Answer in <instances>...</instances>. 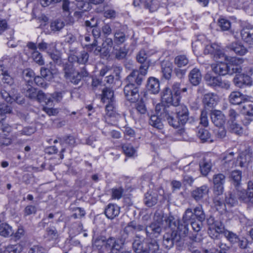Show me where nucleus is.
Masks as SVG:
<instances>
[{
	"label": "nucleus",
	"instance_id": "1",
	"mask_svg": "<svg viewBox=\"0 0 253 253\" xmlns=\"http://www.w3.org/2000/svg\"><path fill=\"white\" fill-rule=\"evenodd\" d=\"M136 72L130 73L126 78V84L124 88V92L126 99L131 102H135L139 99L138 86L141 84V79L135 76Z\"/></svg>",
	"mask_w": 253,
	"mask_h": 253
},
{
	"label": "nucleus",
	"instance_id": "2",
	"mask_svg": "<svg viewBox=\"0 0 253 253\" xmlns=\"http://www.w3.org/2000/svg\"><path fill=\"white\" fill-rule=\"evenodd\" d=\"M93 245L100 252L105 253L110 252L118 251L123 247V243H120L115 238L110 237L107 238L105 236H100L94 239Z\"/></svg>",
	"mask_w": 253,
	"mask_h": 253
},
{
	"label": "nucleus",
	"instance_id": "3",
	"mask_svg": "<svg viewBox=\"0 0 253 253\" xmlns=\"http://www.w3.org/2000/svg\"><path fill=\"white\" fill-rule=\"evenodd\" d=\"M195 218L200 221H204L206 218V214L202 205L195 208L193 211L190 208L186 209L182 217L185 223L183 226V236H186L188 233V228L186 223L190 220H194Z\"/></svg>",
	"mask_w": 253,
	"mask_h": 253
},
{
	"label": "nucleus",
	"instance_id": "4",
	"mask_svg": "<svg viewBox=\"0 0 253 253\" xmlns=\"http://www.w3.org/2000/svg\"><path fill=\"white\" fill-rule=\"evenodd\" d=\"M244 70L247 75L245 74L237 75L233 80L235 85L238 87L241 88L252 84V81L250 75L253 74V68L251 67L248 69L244 68Z\"/></svg>",
	"mask_w": 253,
	"mask_h": 253
},
{
	"label": "nucleus",
	"instance_id": "5",
	"mask_svg": "<svg viewBox=\"0 0 253 253\" xmlns=\"http://www.w3.org/2000/svg\"><path fill=\"white\" fill-rule=\"evenodd\" d=\"M162 219L155 220L145 227L147 237L150 239L158 238L162 232Z\"/></svg>",
	"mask_w": 253,
	"mask_h": 253
},
{
	"label": "nucleus",
	"instance_id": "6",
	"mask_svg": "<svg viewBox=\"0 0 253 253\" xmlns=\"http://www.w3.org/2000/svg\"><path fill=\"white\" fill-rule=\"evenodd\" d=\"M180 240V235L176 230H167L163 236V244L167 249L173 247L175 243Z\"/></svg>",
	"mask_w": 253,
	"mask_h": 253
},
{
	"label": "nucleus",
	"instance_id": "7",
	"mask_svg": "<svg viewBox=\"0 0 253 253\" xmlns=\"http://www.w3.org/2000/svg\"><path fill=\"white\" fill-rule=\"evenodd\" d=\"M162 100L168 105L177 106L179 104L181 96L173 93L171 89L168 87L165 88L163 92Z\"/></svg>",
	"mask_w": 253,
	"mask_h": 253
},
{
	"label": "nucleus",
	"instance_id": "8",
	"mask_svg": "<svg viewBox=\"0 0 253 253\" xmlns=\"http://www.w3.org/2000/svg\"><path fill=\"white\" fill-rule=\"evenodd\" d=\"M0 95L5 101L10 103L16 102L18 104H22L24 102V98L15 89H12L10 92L2 90L0 92Z\"/></svg>",
	"mask_w": 253,
	"mask_h": 253
},
{
	"label": "nucleus",
	"instance_id": "9",
	"mask_svg": "<svg viewBox=\"0 0 253 253\" xmlns=\"http://www.w3.org/2000/svg\"><path fill=\"white\" fill-rule=\"evenodd\" d=\"M204 52L205 54H213L215 60L227 58V56L221 50L220 46L215 43L207 45L205 47Z\"/></svg>",
	"mask_w": 253,
	"mask_h": 253
},
{
	"label": "nucleus",
	"instance_id": "10",
	"mask_svg": "<svg viewBox=\"0 0 253 253\" xmlns=\"http://www.w3.org/2000/svg\"><path fill=\"white\" fill-rule=\"evenodd\" d=\"M0 119V128L1 129V132L0 133V146H8L11 144L12 139L8 137L10 133L12 131L11 127L8 125H3Z\"/></svg>",
	"mask_w": 253,
	"mask_h": 253
},
{
	"label": "nucleus",
	"instance_id": "11",
	"mask_svg": "<svg viewBox=\"0 0 253 253\" xmlns=\"http://www.w3.org/2000/svg\"><path fill=\"white\" fill-rule=\"evenodd\" d=\"M227 59H224V60L228 61L227 63L228 74L232 75L234 73H240L242 70L240 66V64L242 63V59L227 56Z\"/></svg>",
	"mask_w": 253,
	"mask_h": 253
},
{
	"label": "nucleus",
	"instance_id": "12",
	"mask_svg": "<svg viewBox=\"0 0 253 253\" xmlns=\"http://www.w3.org/2000/svg\"><path fill=\"white\" fill-rule=\"evenodd\" d=\"M211 118L213 124L217 127H222L226 121L225 116L219 110H214L211 114Z\"/></svg>",
	"mask_w": 253,
	"mask_h": 253
},
{
	"label": "nucleus",
	"instance_id": "13",
	"mask_svg": "<svg viewBox=\"0 0 253 253\" xmlns=\"http://www.w3.org/2000/svg\"><path fill=\"white\" fill-rule=\"evenodd\" d=\"M209 188L208 185H203L193 190L191 192V196L196 201H200L208 195Z\"/></svg>",
	"mask_w": 253,
	"mask_h": 253
},
{
	"label": "nucleus",
	"instance_id": "14",
	"mask_svg": "<svg viewBox=\"0 0 253 253\" xmlns=\"http://www.w3.org/2000/svg\"><path fill=\"white\" fill-rule=\"evenodd\" d=\"M249 100L248 96L239 91H233L229 96V101L233 105H239Z\"/></svg>",
	"mask_w": 253,
	"mask_h": 253
},
{
	"label": "nucleus",
	"instance_id": "15",
	"mask_svg": "<svg viewBox=\"0 0 253 253\" xmlns=\"http://www.w3.org/2000/svg\"><path fill=\"white\" fill-rule=\"evenodd\" d=\"M242 40L250 45H253V27L244 28L241 31Z\"/></svg>",
	"mask_w": 253,
	"mask_h": 253
},
{
	"label": "nucleus",
	"instance_id": "16",
	"mask_svg": "<svg viewBox=\"0 0 253 253\" xmlns=\"http://www.w3.org/2000/svg\"><path fill=\"white\" fill-rule=\"evenodd\" d=\"M223 59L217 60V63L212 67L213 71L219 75L224 76L228 74V65L222 62Z\"/></svg>",
	"mask_w": 253,
	"mask_h": 253
},
{
	"label": "nucleus",
	"instance_id": "17",
	"mask_svg": "<svg viewBox=\"0 0 253 253\" xmlns=\"http://www.w3.org/2000/svg\"><path fill=\"white\" fill-rule=\"evenodd\" d=\"M217 99L215 94L209 92L204 95L203 102L206 107L212 108L216 104Z\"/></svg>",
	"mask_w": 253,
	"mask_h": 253
},
{
	"label": "nucleus",
	"instance_id": "18",
	"mask_svg": "<svg viewBox=\"0 0 253 253\" xmlns=\"http://www.w3.org/2000/svg\"><path fill=\"white\" fill-rule=\"evenodd\" d=\"M104 213L108 218L114 219L120 213V208L116 204H109L105 208Z\"/></svg>",
	"mask_w": 253,
	"mask_h": 253
},
{
	"label": "nucleus",
	"instance_id": "19",
	"mask_svg": "<svg viewBox=\"0 0 253 253\" xmlns=\"http://www.w3.org/2000/svg\"><path fill=\"white\" fill-rule=\"evenodd\" d=\"M188 77L190 82L193 85H197L202 80L201 73L199 69L195 68L190 71Z\"/></svg>",
	"mask_w": 253,
	"mask_h": 253
},
{
	"label": "nucleus",
	"instance_id": "20",
	"mask_svg": "<svg viewBox=\"0 0 253 253\" xmlns=\"http://www.w3.org/2000/svg\"><path fill=\"white\" fill-rule=\"evenodd\" d=\"M226 48L241 56L245 55L248 51L247 48L239 42L231 43L226 46Z\"/></svg>",
	"mask_w": 253,
	"mask_h": 253
},
{
	"label": "nucleus",
	"instance_id": "21",
	"mask_svg": "<svg viewBox=\"0 0 253 253\" xmlns=\"http://www.w3.org/2000/svg\"><path fill=\"white\" fill-rule=\"evenodd\" d=\"M147 88L151 93H158L160 91V83L159 81L155 78H150L147 82Z\"/></svg>",
	"mask_w": 253,
	"mask_h": 253
},
{
	"label": "nucleus",
	"instance_id": "22",
	"mask_svg": "<svg viewBox=\"0 0 253 253\" xmlns=\"http://www.w3.org/2000/svg\"><path fill=\"white\" fill-rule=\"evenodd\" d=\"M101 100L104 103L115 100L114 91L110 88L104 87L102 91Z\"/></svg>",
	"mask_w": 253,
	"mask_h": 253
},
{
	"label": "nucleus",
	"instance_id": "23",
	"mask_svg": "<svg viewBox=\"0 0 253 253\" xmlns=\"http://www.w3.org/2000/svg\"><path fill=\"white\" fill-rule=\"evenodd\" d=\"M209 227H213V229L215 230L218 232L223 234L226 230L224 229V226L223 223L218 220H214L212 217L210 218L208 220Z\"/></svg>",
	"mask_w": 253,
	"mask_h": 253
},
{
	"label": "nucleus",
	"instance_id": "24",
	"mask_svg": "<svg viewBox=\"0 0 253 253\" xmlns=\"http://www.w3.org/2000/svg\"><path fill=\"white\" fill-rule=\"evenodd\" d=\"M166 223L169 227L167 230H176L178 232L181 230L183 225H179L178 222L173 216H169L165 219Z\"/></svg>",
	"mask_w": 253,
	"mask_h": 253
},
{
	"label": "nucleus",
	"instance_id": "25",
	"mask_svg": "<svg viewBox=\"0 0 253 253\" xmlns=\"http://www.w3.org/2000/svg\"><path fill=\"white\" fill-rule=\"evenodd\" d=\"M172 71V65L169 62H163L162 64V76L166 80H169Z\"/></svg>",
	"mask_w": 253,
	"mask_h": 253
},
{
	"label": "nucleus",
	"instance_id": "26",
	"mask_svg": "<svg viewBox=\"0 0 253 253\" xmlns=\"http://www.w3.org/2000/svg\"><path fill=\"white\" fill-rule=\"evenodd\" d=\"M35 99L40 103H44L45 105H48L49 106H52L53 100L51 99L50 97H48L47 95L45 94L41 90L38 92L37 96Z\"/></svg>",
	"mask_w": 253,
	"mask_h": 253
},
{
	"label": "nucleus",
	"instance_id": "27",
	"mask_svg": "<svg viewBox=\"0 0 253 253\" xmlns=\"http://www.w3.org/2000/svg\"><path fill=\"white\" fill-rule=\"evenodd\" d=\"M4 84H11L13 83V79L11 76L7 73V71L5 70L4 68L2 65H0V80Z\"/></svg>",
	"mask_w": 253,
	"mask_h": 253
},
{
	"label": "nucleus",
	"instance_id": "28",
	"mask_svg": "<svg viewBox=\"0 0 253 253\" xmlns=\"http://www.w3.org/2000/svg\"><path fill=\"white\" fill-rule=\"evenodd\" d=\"M230 178L232 184L236 187H239L242 180V171L240 170H234L231 172Z\"/></svg>",
	"mask_w": 253,
	"mask_h": 253
},
{
	"label": "nucleus",
	"instance_id": "29",
	"mask_svg": "<svg viewBox=\"0 0 253 253\" xmlns=\"http://www.w3.org/2000/svg\"><path fill=\"white\" fill-rule=\"evenodd\" d=\"M199 167L202 174L206 176L210 172L211 164L210 160L203 159L199 164Z\"/></svg>",
	"mask_w": 253,
	"mask_h": 253
},
{
	"label": "nucleus",
	"instance_id": "30",
	"mask_svg": "<svg viewBox=\"0 0 253 253\" xmlns=\"http://www.w3.org/2000/svg\"><path fill=\"white\" fill-rule=\"evenodd\" d=\"M14 231L12 227L7 223L0 224V235L5 237L11 236Z\"/></svg>",
	"mask_w": 253,
	"mask_h": 253
},
{
	"label": "nucleus",
	"instance_id": "31",
	"mask_svg": "<svg viewBox=\"0 0 253 253\" xmlns=\"http://www.w3.org/2000/svg\"><path fill=\"white\" fill-rule=\"evenodd\" d=\"M132 248L134 252L136 253H142L144 251H147L146 249H144L143 244L140 238L137 236H136L132 243Z\"/></svg>",
	"mask_w": 253,
	"mask_h": 253
},
{
	"label": "nucleus",
	"instance_id": "32",
	"mask_svg": "<svg viewBox=\"0 0 253 253\" xmlns=\"http://www.w3.org/2000/svg\"><path fill=\"white\" fill-rule=\"evenodd\" d=\"M23 90V93L26 97L30 99H36L38 92L35 88L30 84H27Z\"/></svg>",
	"mask_w": 253,
	"mask_h": 253
},
{
	"label": "nucleus",
	"instance_id": "33",
	"mask_svg": "<svg viewBox=\"0 0 253 253\" xmlns=\"http://www.w3.org/2000/svg\"><path fill=\"white\" fill-rule=\"evenodd\" d=\"M126 40V34L119 30H116L114 32V42L118 45L123 44Z\"/></svg>",
	"mask_w": 253,
	"mask_h": 253
},
{
	"label": "nucleus",
	"instance_id": "34",
	"mask_svg": "<svg viewBox=\"0 0 253 253\" xmlns=\"http://www.w3.org/2000/svg\"><path fill=\"white\" fill-rule=\"evenodd\" d=\"M45 237L48 240H54L58 238L59 234L55 227H49L46 229Z\"/></svg>",
	"mask_w": 253,
	"mask_h": 253
},
{
	"label": "nucleus",
	"instance_id": "35",
	"mask_svg": "<svg viewBox=\"0 0 253 253\" xmlns=\"http://www.w3.org/2000/svg\"><path fill=\"white\" fill-rule=\"evenodd\" d=\"M106 103H107L105 107L106 115L109 117L115 116L116 114L115 100Z\"/></svg>",
	"mask_w": 253,
	"mask_h": 253
},
{
	"label": "nucleus",
	"instance_id": "36",
	"mask_svg": "<svg viewBox=\"0 0 253 253\" xmlns=\"http://www.w3.org/2000/svg\"><path fill=\"white\" fill-rule=\"evenodd\" d=\"M87 74V73L86 71L82 72L81 73L75 71L72 76L68 79V80L75 84H77L81 81V78L83 77L86 76Z\"/></svg>",
	"mask_w": 253,
	"mask_h": 253
},
{
	"label": "nucleus",
	"instance_id": "37",
	"mask_svg": "<svg viewBox=\"0 0 253 253\" xmlns=\"http://www.w3.org/2000/svg\"><path fill=\"white\" fill-rule=\"evenodd\" d=\"M220 79L219 77H213L210 74H207L205 77L207 84L213 87H217Z\"/></svg>",
	"mask_w": 253,
	"mask_h": 253
},
{
	"label": "nucleus",
	"instance_id": "38",
	"mask_svg": "<svg viewBox=\"0 0 253 253\" xmlns=\"http://www.w3.org/2000/svg\"><path fill=\"white\" fill-rule=\"evenodd\" d=\"M239 187L236 188L237 194L238 195V198L243 201H245L247 199H249L253 203V197L250 196L249 193V186L248 185V191L247 192L245 190H240Z\"/></svg>",
	"mask_w": 253,
	"mask_h": 253
},
{
	"label": "nucleus",
	"instance_id": "39",
	"mask_svg": "<svg viewBox=\"0 0 253 253\" xmlns=\"http://www.w3.org/2000/svg\"><path fill=\"white\" fill-rule=\"evenodd\" d=\"M158 115H152L151 116L149 120V124L152 126L158 128L162 129L163 128V124L161 119L159 118Z\"/></svg>",
	"mask_w": 253,
	"mask_h": 253
},
{
	"label": "nucleus",
	"instance_id": "40",
	"mask_svg": "<svg viewBox=\"0 0 253 253\" xmlns=\"http://www.w3.org/2000/svg\"><path fill=\"white\" fill-rule=\"evenodd\" d=\"M149 250L148 253H161V251L157 241L155 240H152L147 243Z\"/></svg>",
	"mask_w": 253,
	"mask_h": 253
},
{
	"label": "nucleus",
	"instance_id": "41",
	"mask_svg": "<svg viewBox=\"0 0 253 253\" xmlns=\"http://www.w3.org/2000/svg\"><path fill=\"white\" fill-rule=\"evenodd\" d=\"M225 204L230 207L234 206L237 204V197L235 196L234 193L229 192L225 197Z\"/></svg>",
	"mask_w": 253,
	"mask_h": 253
},
{
	"label": "nucleus",
	"instance_id": "42",
	"mask_svg": "<svg viewBox=\"0 0 253 253\" xmlns=\"http://www.w3.org/2000/svg\"><path fill=\"white\" fill-rule=\"evenodd\" d=\"M189 60L185 55H180L177 56L174 59V63L178 67H181L186 65Z\"/></svg>",
	"mask_w": 253,
	"mask_h": 253
},
{
	"label": "nucleus",
	"instance_id": "43",
	"mask_svg": "<svg viewBox=\"0 0 253 253\" xmlns=\"http://www.w3.org/2000/svg\"><path fill=\"white\" fill-rule=\"evenodd\" d=\"M6 253H20L22 250V247L20 244L9 245L4 249Z\"/></svg>",
	"mask_w": 253,
	"mask_h": 253
},
{
	"label": "nucleus",
	"instance_id": "44",
	"mask_svg": "<svg viewBox=\"0 0 253 253\" xmlns=\"http://www.w3.org/2000/svg\"><path fill=\"white\" fill-rule=\"evenodd\" d=\"M155 110L157 114V115L164 118L169 113L168 108L161 104H158L156 106Z\"/></svg>",
	"mask_w": 253,
	"mask_h": 253
},
{
	"label": "nucleus",
	"instance_id": "45",
	"mask_svg": "<svg viewBox=\"0 0 253 253\" xmlns=\"http://www.w3.org/2000/svg\"><path fill=\"white\" fill-rule=\"evenodd\" d=\"M39 49L42 51L46 50L47 53H50L51 50L55 48V44L53 43L48 44L44 42L39 43L38 45Z\"/></svg>",
	"mask_w": 253,
	"mask_h": 253
},
{
	"label": "nucleus",
	"instance_id": "46",
	"mask_svg": "<svg viewBox=\"0 0 253 253\" xmlns=\"http://www.w3.org/2000/svg\"><path fill=\"white\" fill-rule=\"evenodd\" d=\"M225 237L232 244L237 243L239 241L238 236L233 232L226 230L223 234Z\"/></svg>",
	"mask_w": 253,
	"mask_h": 253
},
{
	"label": "nucleus",
	"instance_id": "47",
	"mask_svg": "<svg viewBox=\"0 0 253 253\" xmlns=\"http://www.w3.org/2000/svg\"><path fill=\"white\" fill-rule=\"evenodd\" d=\"M213 201L217 210H219L222 209H224L225 206V202H224L223 198L221 197L220 196L214 195Z\"/></svg>",
	"mask_w": 253,
	"mask_h": 253
},
{
	"label": "nucleus",
	"instance_id": "48",
	"mask_svg": "<svg viewBox=\"0 0 253 253\" xmlns=\"http://www.w3.org/2000/svg\"><path fill=\"white\" fill-rule=\"evenodd\" d=\"M113 45V41L111 38H107L102 44V49H104V53H108Z\"/></svg>",
	"mask_w": 253,
	"mask_h": 253
},
{
	"label": "nucleus",
	"instance_id": "49",
	"mask_svg": "<svg viewBox=\"0 0 253 253\" xmlns=\"http://www.w3.org/2000/svg\"><path fill=\"white\" fill-rule=\"evenodd\" d=\"M148 66L147 64H143L140 66L139 70H133L131 73L136 72V77H139L141 79V83L143 80V77L147 74Z\"/></svg>",
	"mask_w": 253,
	"mask_h": 253
},
{
	"label": "nucleus",
	"instance_id": "50",
	"mask_svg": "<svg viewBox=\"0 0 253 253\" xmlns=\"http://www.w3.org/2000/svg\"><path fill=\"white\" fill-rule=\"evenodd\" d=\"M197 136L202 141L205 142L210 139L211 134L208 130L204 128H200L198 131Z\"/></svg>",
	"mask_w": 253,
	"mask_h": 253
},
{
	"label": "nucleus",
	"instance_id": "51",
	"mask_svg": "<svg viewBox=\"0 0 253 253\" xmlns=\"http://www.w3.org/2000/svg\"><path fill=\"white\" fill-rule=\"evenodd\" d=\"M59 140L61 145L66 144L70 146H74L76 143L75 139L72 136H67L63 138H60Z\"/></svg>",
	"mask_w": 253,
	"mask_h": 253
},
{
	"label": "nucleus",
	"instance_id": "52",
	"mask_svg": "<svg viewBox=\"0 0 253 253\" xmlns=\"http://www.w3.org/2000/svg\"><path fill=\"white\" fill-rule=\"evenodd\" d=\"M218 25L221 28L222 31H227L231 27L230 22L225 18H221L218 20Z\"/></svg>",
	"mask_w": 253,
	"mask_h": 253
},
{
	"label": "nucleus",
	"instance_id": "53",
	"mask_svg": "<svg viewBox=\"0 0 253 253\" xmlns=\"http://www.w3.org/2000/svg\"><path fill=\"white\" fill-rule=\"evenodd\" d=\"M225 182V176L222 173L215 174L213 177V185H223Z\"/></svg>",
	"mask_w": 253,
	"mask_h": 253
},
{
	"label": "nucleus",
	"instance_id": "54",
	"mask_svg": "<svg viewBox=\"0 0 253 253\" xmlns=\"http://www.w3.org/2000/svg\"><path fill=\"white\" fill-rule=\"evenodd\" d=\"M234 153L233 152L226 151L221 154L220 159L224 163H230L234 159Z\"/></svg>",
	"mask_w": 253,
	"mask_h": 253
},
{
	"label": "nucleus",
	"instance_id": "55",
	"mask_svg": "<svg viewBox=\"0 0 253 253\" xmlns=\"http://www.w3.org/2000/svg\"><path fill=\"white\" fill-rule=\"evenodd\" d=\"M171 90L173 93L180 95L181 92H186L187 90V87H183L182 89H181L180 83L178 82H175L172 85Z\"/></svg>",
	"mask_w": 253,
	"mask_h": 253
},
{
	"label": "nucleus",
	"instance_id": "56",
	"mask_svg": "<svg viewBox=\"0 0 253 253\" xmlns=\"http://www.w3.org/2000/svg\"><path fill=\"white\" fill-rule=\"evenodd\" d=\"M144 202L148 207H151L157 203V198L156 197H153L151 195L147 193L145 195Z\"/></svg>",
	"mask_w": 253,
	"mask_h": 253
},
{
	"label": "nucleus",
	"instance_id": "57",
	"mask_svg": "<svg viewBox=\"0 0 253 253\" xmlns=\"http://www.w3.org/2000/svg\"><path fill=\"white\" fill-rule=\"evenodd\" d=\"M32 57L34 61L39 65L44 64V62L42 55L38 51H33L32 52Z\"/></svg>",
	"mask_w": 253,
	"mask_h": 253
},
{
	"label": "nucleus",
	"instance_id": "58",
	"mask_svg": "<svg viewBox=\"0 0 253 253\" xmlns=\"http://www.w3.org/2000/svg\"><path fill=\"white\" fill-rule=\"evenodd\" d=\"M11 109L10 106L5 104H0V119L4 120L5 118V114L10 113Z\"/></svg>",
	"mask_w": 253,
	"mask_h": 253
},
{
	"label": "nucleus",
	"instance_id": "59",
	"mask_svg": "<svg viewBox=\"0 0 253 253\" xmlns=\"http://www.w3.org/2000/svg\"><path fill=\"white\" fill-rule=\"evenodd\" d=\"M64 77L68 80L76 71L71 64H65L64 67Z\"/></svg>",
	"mask_w": 253,
	"mask_h": 253
},
{
	"label": "nucleus",
	"instance_id": "60",
	"mask_svg": "<svg viewBox=\"0 0 253 253\" xmlns=\"http://www.w3.org/2000/svg\"><path fill=\"white\" fill-rule=\"evenodd\" d=\"M229 126L231 131L233 133L240 135L243 132L242 127L236 122L230 123Z\"/></svg>",
	"mask_w": 253,
	"mask_h": 253
},
{
	"label": "nucleus",
	"instance_id": "61",
	"mask_svg": "<svg viewBox=\"0 0 253 253\" xmlns=\"http://www.w3.org/2000/svg\"><path fill=\"white\" fill-rule=\"evenodd\" d=\"M193 51L195 54H199L200 51L203 49V45L202 43L199 40H196L192 43Z\"/></svg>",
	"mask_w": 253,
	"mask_h": 253
},
{
	"label": "nucleus",
	"instance_id": "62",
	"mask_svg": "<svg viewBox=\"0 0 253 253\" xmlns=\"http://www.w3.org/2000/svg\"><path fill=\"white\" fill-rule=\"evenodd\" d=\"M55 48L51 50L50 53H48L51 58L57 64H61L62 63V60L60 55L59 52L57 51H55Z\"/></svg>",
	"mask_w": 253,
	"mask_h": 253
},
{
	"label": "nucleus",
	"instance_id": "63",
	"mask_svg": "<svg viewBox=\"0 0 253 253\" xmlns=\"http://www.w3.org/2000/svg\"><path fill=\"white\" fill-rule=\"evenodd\" d=\"M243 112L249 117H253V104L246 103L243 106Z\"/></svg>",
	"mask_w": 253,
	"mask_h": 253
},
{
	"label": "nucleus",
	"instance_id": "64",
	"mask_svg": "<svg viewBox=\"0 0 253 253\" xmlns=\"http://www.w3.org/2000/svg\"><path fill=\"white\" fill-rule=\"evenodd\" d=\"M74 213L72 215V217L74 219L81 218L84 216L85 211L83 208L77 207L74 209Z\"/></svg>",
	"mask_w": 253,
	"mask_h": 253
}]
</instances>
